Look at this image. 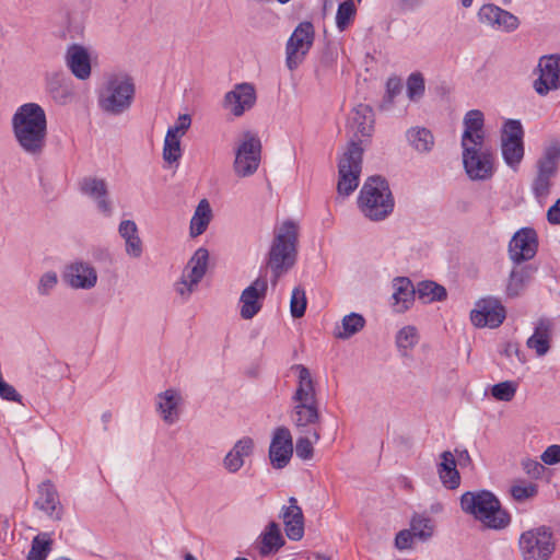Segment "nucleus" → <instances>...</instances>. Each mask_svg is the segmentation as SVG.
Instances as JSON below:
<instances>
[{
  "instance_id": "53",
  "label": "nucleus",
  "mask_w": 560,
  "mask_h": 560,
  "mask_svg": "<svg viewBox=\"0 0 560 560\" xmlns=\"http://www.w3.org/2000/svg\"><path fill=\"white\" fill-rule=\"evenodd\" d=\"M540 459L545 465H557L560 463V445L552 444L548 446L542 454L540 455Z\"/></svg>"
},
{
  "instance_id": "32",
  "label": "nucleus",
  "mask_w": 560,
  "mask_h": 560,
  "mask_svg": "<svg viewBox=\"0 0 560 560\" xmlns=\"http://www.w3.org/2000/svg\"><path fill=\"white\" fill-rule=\"evenodd\" d=\"M67 66L73 75L86 80L91 75V63L88 51L79 45L69 47L66 56Z\"/></svg>"
},
{
  "instance_id": "24",
  "label": "nucleus",
  "mask_w": 560,
  "mask_h": 560,
  "mask_svg": "<svg viewBox=\"0 0 560 560\" xmlns=\"http://www.w3.org/2000/svg\"><path fill=\"white\" fill-rule=\"evenodd\" d=\"M284 524L285 535L289 539L298 541L304 535V516L295 498L289 499V505L283 506L280 513Z\"/></svg>"
},
{
  "instance_id": "1",
  "label": "nucleus",
  "mask_w": 560,
  "mask_h": 560,
  "mask_svg": "<svg viewBox=\"0 0 560 560\" xmlns=\"http://www.w3.org/2000/svg\"><path fill=\"white\" fill-rule=\"evenodd\" d=\"M349 128L352 131V139L338 163L337 191L340 196H349L359 186V178L362 171L363 138H369L374 128V114L372 108L365 104L355 106L349 117Z\"/></svg>"
},
{
  "instance_id": "35",
  "label": "nucleus",
  "mask_w": 560,
  "mask_h": 560,
  "mask_svg": "<svg viewBox=\"0 0 560 560\" xmlns=\"http://www.w3.org/2000/svg\"><path fill=\"white\" fill-rule=\"evenodd\" d=\"M58 504L59 500L55 487L49 481L42 482L38 486V498L35 501V505L48 516L59 520L60 513L57 511Z\"/></svg>"
},
{
  "instance_id": "38",
  "label": "nucleus",
  "mask_w": 560,
  "mask_h": 560,
  "mask_svg": "<svg viewBox=\"0 0 560 560\" xmlns=\"http://www.w3.org/2000/svg\"><path fill=\"white\" fill-rule=\"evenodd\" d=\"M417 296L424 304L446 300V289L431 280L421 281L417 285Z\"/></svg>"
},
{
  "instance_id": "58",
  "label": "nucleus",
  "mask_w": 560,
  "mask_h": 560,
  "mask_svg": "<svg viewBox=\"0 0 560 560\" xmlns=\"http://www.w3.org/2000/svg\"><path fill=\"white\" fill-rule=\"evenodd\" d=\"M538 246L537 233L534 229L527 228V260L532 258Z\"/></svg>"
},
{
  "instance_id": "15",
  "label": "nucleus",
  "mask_w": 560,
  "mask_h": 560,
  "mask_svg": "<svg viewBox=\"0 0 560 560\" xmlns=\"http://www.w3.org/2000/svg\"><path fill=\"white\" fill-rule=\"evenodd\" d=\"M555 549L556 540L549 527L527 530V560H548Z\"/></svg>"
},
{
  "instance_id": "31",
  "label": "nucleus",
  "mask_w": 560,
  "mask_h": 560,
  "mask_svg": "<svg viewBox=\"0 0 560 560\" xmlns=\"http://www.w3.org/2000/svg\"><path fill=\"white\" fill-rule=\"evenodd\" d=\"M284 542L279 524L270 522L257 539V549L266 557L278 552Z\"/></svg>"
},
{
  "instance_id": "14",
  "label": "nucleus",
  "mask_w": 560,
  "mask_h": 560,
  "mask_svg": "<svg viewBox=\"0 0 560 560\" xmlns=\"http://www.w3.org/2000/svg\"><path fill=\"white\" fill-rule=\"evenodd\" d=\"M505 318V310L494 298H483L476 302L470 312L471 323L478 328H497Z\"/></svg>"
},
{
  "instance_id": "40",
  "label": "nucleus",
  "mask_w": 560,
  "mask_h": 560,
  "mask_svg": "<svg viewBox=\"0 0 560 560\" xmlns=\"http://www.w3.org/2000/svg\"><path fill=\"white\" fill-rule=\"evenodd\" d=\"M52 539L50 534L40 533L36 535L27 553V560H46L52 549Z\"/></svg>"
},
{
  "instance_id": "41",
  "label": "nucleus",
  "mask_w": 560,
  "mask_h": 560,
  "mask_svg": "<svg viewBox=\"0 0 560 560\" xmlns=\"http://www.w3.org/2000/svg\"><path fill=\"white\" fill-rule=\"evenodd\" d=\"M501 152L505 163L515 168L520 165L524 155L523 142H501Z\"/></svg>"
},
{
  "instance_id": "18",
  "label": "nucleus",
  "mask_w": 560,
  "mask_h": 560,
  "mask_svg": "<svg viewBox=\"0 0 560 560\" xmlns=\"http://www.w3.org/2000/svg\"><path fill=\"white\" fill-rule=\"evenodd\" d=\"M538 68L540 74L534 82V89L539 95L560 88V55L542 56Z\"/></svg>"
},
{
  "instance_id": "26",
  "label": "nucleus",
  "mask_w": 560,
  "mask_h": 560,
  "mask_svg": "<svg viewBox=\"0 0 560 560\" xmlns=\"http://www.w3.org/2000/svg\"><path fill=\"white\" fill-rule=\"evenodd\" d=\"M182 396L178 390L168 388L156 396V409L167 424L175 423L179 418Z\"/></svg>"
},
{
  "instance_id": "9",
  "label": "nucleus",
  "mask_w": 560,
  "mask_h": 560,
  "mask_svg": "<svg viewBox=\"0 0 560 560\" xmlns=\"http://www.w3.org/2000/svg\"><path fill=\"white\" fill-rule=\"evenodd\" d=\"M509 258L513 262V268L506 284L509 296L520 295L525 288V228L515 232L509 243Z\"/></svg>"
},
{
  "instance_id": "48",
  "label": "nucleus",
  "mask_w": 560,
  "mask_h": 560,
  "mask_svg": "<svg viewBox=\"0 0 560 560\" xmlns=\"http://www.w3.org/2000/svg\"><path fill=\"white\" fill-rule=\"evenodd\" d=\"M355 14V7L352 0H347L339 4L336 14V24L340 31L346 30Z\"/></svg>"
},
{
  "instance_id": "5",
  "label": "nucleus",
  "mask_w": 560,
  "mask_h": 560,
  "mask_svg": "<svg viewBox=\"0 0 560 560\" xmlns=\"http://www.w3.org/2000/svg\"><path fill=\"white\" fill-rule=\"evenodd\" d=\"M136 95L133 79L127 73L110 74L98 92V106L107 115L128 112Z\"/></svg>"
},
{
  "instance_id": "21",
  "label": "nucleus",
  "mask_w": 560,
  "mask_h": 560,
  "mask_svg": "<svg viewBox=\"0 0 560 560\" xmlns=\"http://www.w3.org/2000/svg\"><path fill=\"white\" fill-rule=\"evenodd\" d=\"M255 452V441L250 436H243L237 440L232 448L224 455L222 467L229 474H237Z\"/></svg>"
},
{
  "instance_id": "27",
  "label": "nucleus",
  "mask_w": 560,
  "mask_h": 560,
  "mask_svg": "<svg viewBox=\"0 0 560 560\" xmlns=\"http://www.w3.org/2000/svg\"><path fill=\"white\" fill-rule=\"evenodd\" d=\"M552 339V322L548 318H540L534 327L533 335L527 338V348L533 349L538 357L548 353Z\"/></svg>"
},
{
  "instance_id": "33",
  "label": "nucleus",
  "mask_w": 560,
  "mask_h": 560,
  "mask_svg": "<svg viewBox=\"0 0 560 560\" xmlns=\"http://www.w3.org/2000/svg\"><path fill=\"white\" fill-rule=\"evenodd\" d=\"M46 85L51 97L59 104H66L73 96L71 80L62 73L48 74Z\"/></svg>"
},
{
  "instance_id": "23",
  "label": "nucleus",
  "mask_w": 560,
  "mask_h": 560,
  "mask_svg": "<svg viewBox=\"0 0 560 560\" xmlns=\"http://www.w3.org/2000/svg\"><path fill=\"white\" fill-rule=\"evenodd\" d=\"M464 132L462 136V147L483 145L485 143V118L479 109L468 110L463 119Z\"/></svg>"
},
{
  "instance_id": "8",
  "label": "nucleus",
  "mask_w": 560,
  "mask_h": 560,
  "mask_svg": "<svg viewBox=\"0 0 560 560\" xmlns=\"http://www.w3.org/2000/svg\"><path fill=\"white\" fill-rule=\"evenodd\" d=\"M261 160V142L257 135L246 131L235 147L233 171L238 177L254 175Z\"/></svg>"
},
{
  "instance_id": "6",
  "label": "nucleus",
  "mask_w": 560,
  "mask_h": 560,
  "mask_svg": "<svg viewBox=\"0 0 560 560\" xmlns=\"http://www.w3.org/2000/svg\"><path fill=\"white\" fill-rule=\"evenodd\" d=\"M358 203L362 213L372 221L387 218L395 205L387 180L378 175L369 177L361 188Z\"/></svg>"
},
{
  "instance_id": "16",
  "label": "nucleus",
  "mask_w": 560,
  "mask_h": 560,
  "mask_svg": "<svg viewBox=\"0 0 560 560\" xmlns=\"http://www.w3.org/2000/svg\"><path fill=\"white\" fill-rule=\"evenodd\" d=\"M256 100V90L253 84L238 83L225 94L223 107L235 117H240L254 107Z\"/></svg>"
},
{
  "instance_id": "2",
  "label": "nucleus",
  "mask_w": 560,
  "mask_h": 560,
  "mask_svg": "<svg viewBox=\"0 0 560 560\" xmlns=\"http://www.w3.org/2000/svg\"><path fill=\"white\" fill-rule=\"evenodd\" d=\"M14 137L30 155H40L47 137V118L44 108L37 103L21 105L12 117Z\"/></svg>"
},
{
  "instance_id": "44",
  "label": "nucleus",
  "mask_w": 560,
  "mask_h": 560,
  "mask_svg": "<svg viewBox=\"0 0 560 560\" xmlns=\"http://www.w3.org/2000/svg\"><path fill=\"white\" fill-rule=\"evenodd\" d=\"M313 438V441L307 436L299 438L295 444V453L296 456L301 459L307 460L313 457L314 448L313 442H318L320 439V434L317 430L310 431Z\"/></svg>"
},
{
  "instance_id": "4",
  "label": "nucleus",
  "mask_w": 560,
  "mask_h": 560,
  "mask_svg": "<svg viewBox=\"0 0 560 560\" xmlns=\"http://www.w3.org/2000/svg\"><path fill=\"white\" fill-rule=\"evenodd\" d=\"M460 508L488 528L502 529L510 523V515L501 508L499 499L488 490L463 493Z\"/></svg>"
},
{
  "instance_id": "61",
  "label": "nucleus",
  "mask_w": 560,
  "mask_h": 560,
  "mask_svg": "<svg viewBox=\"0 0 560 560\" xmlns=\"http://www.w3.org/2000/svg\"><path fill=\"white\" fill-rule=\"evenodd\" d=\"M474 0H460L464 8H469Z\"/></svg>"
},
{
  "instance_id": "29",
  "label": "nucleus",
  "mask_w": 560,
  "mask_h": 560,
  "mask_svg": "<svg viewBox=\"0 0 560 560\" xmlns=\"http://www.w3.org/2000/svg\"><path fill=\"white\" fill-rule=\"evenodd\" d=\"M291 419L300 432H305L307 427L316 424L320 419L318 401H293Z\"/></svg>"
},
{
  "instance_id": "13",
  "label": "nucleus",
  "mask_w": 560,
  "mask_h": 560,
  "mask_svg": "<svg viewBox=\"0 0 560 560\" xmlns=\"http://www.w3.org/2000/svg\"><path fill=\"white\" fill-rule=\"evenodd\" d=\"M267 291L268 279L266 276L257 277L242 291L240 296V315L243 319H252L261 311Z\"/></svg>"
},
{
  "instance_id": "47",
  "label": "nucleus",
  "mask_w": 560,
  "mask_h": 560,
  "mask_svg": "<svg viewBox=\"0 0 560 560\" xmlns=\"http://www.w3.org/2000/svg\"><path fill=\"white\" fill-rule=\"evenodd\" d=\"M306 303L304 289L301 287L294 288L290 300V312L293 318H300L304 315Z\"/></svg>"
},
{
  "instance_id": "37",
  "label": "nucleus",
  "mask_w": 560,
  "mask_h": 560,
  "mask_svg": "<svg viewBox=\"0 0 560 560\" xmlns=\"http://www.w3.org/2000/svg\"><path fill=\"white\" fill-rule=\"evenodd\" d=\"M212 218V210L207 199H202L190 220V235L197 237L208 228Z\"/></svg>"
},
{
  "instance_id": "51",
  "label": "nucleus",
  "mask_w": 560,
  "mask_h": 560,
  "mask_svg": "<svg viewBox=\"0 0 560 560\" xmlns=\"http://www.w3.org/2000/svg\"><path fill=\"white\" fill-rule=\"evenodd\" d=\"M58 277L54 271L45 272L37 284V292L39 295H48L51 290L57 285Z\"/></svg>"
},
{
  "instance_id": "64",
  "label": "nucleus",
  "mask_w": 560,
  "mask_h": 560,
  "mask_svg": "<svg viewBox=\"0 0 560 560\" xmlns=\"http://www.w3.org/2000/svg\"><path fill=\"white\" fill-rule=\"evenodd\" d=\"M234 560H248L246 558H235Z\"/></svg>"
},
{
  "instance_id": "19",
  "label": "nucleus",
  "mask_w": 560,
  "mask_h": 560,
  "mask_svg": "<svg viewBox=\"0 0 560 560\" xmlns=\"http://www.w3.org/2000/svg\"><path fill=\"white\" fill-rule=\"evenodd\" d=\"M79 188L82 195L94 200L101 213L105 217L113 214V205L109 199L108 186L105 179L86 176L80 180Z\"/></svg>"
},
{
  "instance_id": "45",
  "label": "nucleus",
  "mask_w": 560,
  "mask_h": 560,
  "mask_svg": "<svg viewBox=\"0 0 560 560\" xmlns=\"http://www.w3.org/2000/svg\"><path fill=\"white\" fill-rule=\"evenodd\" d=\"M182 156L180 139L166 133L163 145V159L168 164L175 163Z\"/></svg>"
},
{
  "instance_id": "34",
  "label": "nucleus",
  "mask_w": 560,
  "mask_h": 560,
  "mask_svg": "<svg viewBox=\"0 0 560 560\" xmlns=\"http://www.w3.org/2000/svg\"><path fill=\"white\" fill-rule=\"evenodd\" d=\"M438 474L441 482L447 489H456L460 483V476L456 468V460L450 451L441 454V463L438 465Z\"/></svg>"
},
{
  "instance_id": "43",
  "label": "nucleus",
  "mask_w": 560,
  "mask_h": 560,
  "mask_svg": "<svg viewBox=\"0 0 560 560\" xmlns=\"http://www.w3.org/2000/svg\"><path fill=\"white\" fill-rule=\"evenodd\" d=\"M501 142H523V126L520 120H505L501 129Z\"/></svg>"
},
{
  "instance_id": "42",
  "label": "nucleus",
  "mask_w": 560,
  "mask_h": 560,
  "mask_svg": "<svg viewBox=\"0 0 560 560\" xmlns=\"http://www.w3.org/2000/svg\"><path fill=\"white\" fill-rule=\"evenodd\" d=\"M410 530L416 538L427 540L433 534V524L431 518L422 515L413 516L410 523Z\"/></svg>"
},
{
  "instance_id": "7",
  "label": "nucleus",
  "mask_w": 560,
  "mask_h": 560,
  "mask_svg": "<svg viewBox=\"0 0 560 560\" xmlns=\"http://www.w3.org/2000/svg\"><path fill=\"white\" fill-rule=\"evenodd\" d=\"M559 165L560 141L551 140L545 145L541 156L535 164V175L530 184L532 194L540 207H544L547 201Z\"/></svg>"
},
{
  "instance_id": "22",
  "label": "nucleus",
  "mask_w": 560,
  "mask_h": 560,
  "mask_svg": "<svg viewBox=\"0 0 560 560\" xmlns=\"http://www.w3.org/2000/svg\"><path fill=\"white\" fill-rule=\"evenodd\" d=\"M479 21L501 31H513L518 26V19L510 12L494 5L485 4L478 12Z\"/></svg>"
},
{
  "instance_id": "63",
  "label": "nucleus",
  "mask_w": 560,
  "mask_h": 560,
  "mask_svg": "<svg viewBox=\"0 0 560 560\" xmlns=\"http://www.w3.org/2000/svg\"><path fill=\"white\" fill-rule=\"evenodd\" d=\"M523 540H525V532L520 535V544L522 545Z\"/></svg>"
},
{
  "instance_id": "56",
  "label": "nucleus",
  "mask_w": 560,
  "mask_h": 560,
  "mask_svg": "<svg viewBox=\"0 0 560 560\" xmlns=\"http://www.w3.org/2000/svg\"><path fill=\"white\" fill-rule=\"evenodd\" d=\"M401 91V82L397 78H389L386 83V96L388 103H392L394 97Z\"/></svg>"
},
{
  "instance_id": "55",
  "label": "nucleus",
  "mask_w": 560,
  "mask_h": 560,
  "mask_svg": "<svg viewBox=\"0 0 560 560\" xmlns=\"http://www.w3.org/2000/svg\"><path fill=\"white\" fill-rule=\"evenodd\" d=\"M547 472V468L544 463H538L536 460H527V475L535 478L540 479Z\"/></svg>"
},
{
  "instance_id": "25",
  "label": "nucleus",
  "mask_w": 560,
  "mask_h": 560,
  "mask_svg": "<svg viewBox=\"0 0 560 560\" xmlns=\"http://www.w3.org/2000/svg\"><path fill=\"white\" fill-rule=\"evenodd\" d=\"M298 376V386L292 396V401L315 402L317 400L315 382L310 370L303 364H294L291 366Z\"/></svg>"
},
{
  "instance_id": "54",
  "label": "nucleus",
  "mask_w": 560,
  "mask_h": 560,
  "mask_svg": "<svg viewBox=\"0 0 560 560\" xmlns=\"http://www.w3.org/2000/svg\"><path fill=\"white\" fill-rule=\"evenodd\" d=\"M416 538L410 529L400 530L395 538V545L398 549H408L411 547L412 540Z\"/></svg>"
},
{
  "instance_id": "10",
  "label": "nucleus",
  "mask_w": 560,
  "mask_h": 560,
  "mask_svg": "<svg viewBox=\"0 0 560 560\" xmlns=\"http://www.w3.org/2000/svg\"><path fill=\"white\" fill-rule=\"evenodd\" d=\"M209 252L200 247L191 256L185 267L180 279L174 284L176 293L187 301L197 289L198 283L205 277L208 268Z\"/></svg>"
},
{
  "instance_id": "36",
  "label": "nucleus",
  "mask_w": 560,
  "mask_h": 560,
  "mask_svg": "<svg viewBox=\"0 0 560 560\" xmlns=\"http://www.w3.org/2000/svg\"><path fill=\"white\" fill-rule=\"evenodd\" d=\"M409 144L420 153L430 152L434 145L432 132L424 127H412L406 133Z\"/></svg>"
},
{
  "instance_id": "17",
  "label": "nucleus",
  "mask_w": 560,
  "mask_h": 560,
  "mask_svg": "<svg viewBox=\"0 0 560 560\" xmlns=\"http://www.w3.org/2000/svg\"><path fill=\"white\" fill-rule=\"evenodd\" d=\"M293 454V442L290 430L279 427L275 430L270 446L269 459L275 469H282L289 463Z\"/></svg>"
},
{
  "instance_id": "28",
  "label": "nucleus",
  "mask_w": 560,
  "mask_h": 560,
  "mask_svg": "<svg viewBox=\"0 0 560 560\" xmlns=\"http://www.w3.org/2000/svg\"><path fill=\"white\" fill-rule=\"evenodd\" d=\"M118 234L125 242L126 255L133 259L140 258L143 254V243L137 223L133 220H122L118 225Z\"/></svg>"
},
{
  "instance_id": "50",
  "label": "nucleus",
  "mask_w": 560,
  "mask_h": 560,
  "mask_svg": "<svg viewBox=\"0 0 560 560\" xmlns=\"http://www.w3.org/2000/svg\"><path fill=\"white\" fill-rule=\"evenodd\" d=\"M424 78L420 72L411 73L407 80V95L411 101H417L424 94Z\"/></svg>"
},
{
  "instance_id": "20",
  "label": "nucleus",
  "mask_w": 560,
  "mask_h": 560,
  "mask_svg": "<svg viewBox=\"0 0 560 560\" xmlns=\"http://www.w3.org/2000/svg\"><path fill=\"white\" fill-rule=\"evenodd\" d=\"M63 280L73 289L90 290L97 282V272L89 262L73 261L66 267Z\"/></svg>"
},
{
  "instance_id": "49",
  "label": "nucleus",
  "mask_w": 560,
  "mask_h": 560,
  "mask_svg": "<svg viewBox=\"0 0 560 560\" xmlns=\"http://www.w3.org/2000/svg\"><path fill=\"white\" fill-rule=\"evenodd\" d=\"M418 342L417 329L413 326H406L401 328L396 337L397 347L400 350H409Z\"/></svg>"
},
{
  "instance_id": "60",
  "label": "nucleus",
  "mask_w": 560,
  "mask_h": 560,
  "mask_svg": "<svg viewBox=\"0 0 560 560\" xmlns=\"http://www.w3.org/2000/svg\"><path fill=\"white\" fill-rule=\"evenodd\" d=\"M537 493V485L536 483H532V482H527V499L530 498V497H534L536 495Z\"/></svg>"
},
{
  "instance_id": "39",
  "label": "nucleus",
  "mask_w": 560,
  "mask_h": 560,
  "mask_svg": "<svg viewBox=\"0 0 560 560\" xmlns=\"http://www.w3.org/2000/svg\"><path fill=\"white\" fill-rule=\"evenodd\" d=\"M364 325L365 319L362 315L358 313L346 315L341 320V326L336 328L335 337L343 340L349 339L363 329Z\"/></svg>"
},
{
  "instance_id": "46",
  "label": "nucleus",
  "mask_w": 560,
  "mask_h": 560,
  "mask_svg": "<svg viewBox=\"0 0 560 560\" xmlns=\"http://www.w3.org/2000/svg\"><path fill=\"white\" fill-rule=\"evenodd\" d=\"M518 384L513 381H505L494 384L490 388L493 398L500 401H511L517 390Z\"/></svg>"
},
{
  "instance_id": "12",
  "label": "nucleus",
  "mask_w": 560,
  "mask_h": 560,
  "mask_svg": "<svg viewBox=\"0 0 560 560\" xmlns=\"http://www.w3.org/2000/svg\"><path fill=\"white\" fill-rule=\"evenodd\" d=\"M314 42V27L311 22H301L285 45V65L293 71L303 61Z\"/></svg>"
},
{
  "instance_id": "57",
  "label": "nucleus",
  "mask_w": 560,
  "mask_h": 560,
  "mask_svg": "<svg viewBox=\"0 0 560 560\" xmlns=\"http://www.w3.org/2000/svg\"><path fill=\"white\" fill-rule=\"evenodd\" d=\"M546 218L550 225H560V198L549 207Z\"/></svg>"
},
{
  "instance_id": "11",
  "label": "nucleus",
  "mask_w": 560,
  "mask_h": 560,
  "mask_svg": "<svg viewBox=\"0 0 560 560\" xmlns=\"http://www.w3.org/2000/svg\"><path fill=\"white\" fill-rule=\"evenodd\" d=\"M463 148V164L471 180H487L494 172V156L483 145H467Z\"/></svg>"
},
{
  "instance_id": "3",
  "label": "nucleus",
  "mask_w": 560,
  "mask_h": 560,
  "mask_svg": "<svg viewBox=\"0 0 560 560\" xmlns=\"http://www.w3.org/2000/svg\"><path fill=\"white\" fill-rule=\"evenodd\" d=\"M298 243L299 225L295 222L287 220L275 230L267 260L273 285L294 267L298 258Z\"/></svg>"
},
{
  "instance_id": "59",
  "label": "nucleus",
  "mask_w": 560,
  "mask_h": 560,
  "mask_svg": "<svg viewBox=\"0 0 560 560\" xmlns=\"http://www.w3.org/2000/svg\"><path fill=\"white\" fill-rule=\"evenodd\" d=\"M510 493L516 502H525V485L522 481L514 483L510 489Z\"/></svg>"
},
{
  "instance_id": "62",
  "label": "nucleus",
  "mask_w": 560,
  "mask_h": 560,
  "mask_svg": "<svg viewBox=\"0 0 560 560\" xmlns=\"http://www.w3.org/2000/svg\"><path fill=\"white\" fill-rule=\"evenodd\" d=\"M185 560H197V559L191 553H186Z\"/></svg>"
},
{
  "instance_id": "30",
  "label": "nucleus",
  "mask_w": 560,
  "mask_h": 560,
  "mask_svg": "<svg viewBox=\"0 0 560 560\" xmlns=\"http://www.w3.org/2000/svg\"><path fill=\"white\" fill-rule=\"evenodd\" d=\"M393 300L396 311L406 312L412 305L417 295V287L415 288L411 280L406 277H397L393 280Z\"/></svg>"
},
{
  "instance_id": "52",
  "label": "nucleus",
  "mask_w": 560,
  "mask_h": 560,
  "mask_svg": "<svg viewBox=\"0 0 560 560\" xmlns=\"http://www.w3.org/2000/svg\"><path fill=\"white\" fill-rule=\"evenodd\" d=\"M191 118L188 114L179 115L174 126L170 127L166 133H172L177 139H180L186 131L190 128Z\"/></svg>"
}]
</instances>
